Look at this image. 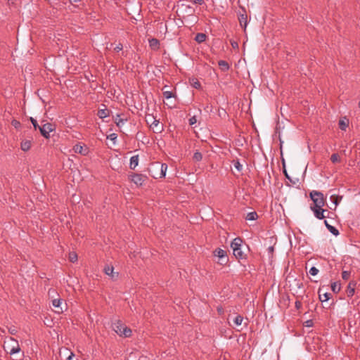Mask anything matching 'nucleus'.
I'll list each match as a JSON object with an SVG mask.
<instances>
[{
    "instance_id": "f257e3e1",
    "label": "nucleus",
    "mask_w": 360,
    "mask_h": 360,
    "mask_svg": "<svg viewBox=\"0 0 360 360\" xmlns=\"http://www.w3.org/2000/svg\"><path fill=\"white\" fill-rule=\"evenodd\" d=\"M167 165L166 164H160L155 162L150 165L148 172L154 179L162 178L166 175Z\"/></svg>"
},
{
    "instance_id": "f03ea898",
    "label": "nucleus",
    "mask_w": 360,
    "mask_h": 360,
    "mask_svg": "<svg viewBox=\"0 0 360 360\" xmlns=\"http://www.w3.org/2000/svg\"><path fill=\"white\" fill-rule=\"evenodd\" d=\"M243 243V240L239 237L234 238L231 243V248L233 250V255L238 259L245 258V255L242 250Z\"/></svg>"
},
{
    "instance_id": "7ed1b4c3",
    "label": "nucleus",
    "mask_w": 360,
    "mask_h": 360,
    "mask_svg": "<svg viewBox=\"0 0 360 360\" xmlns=\"http://www.w3.org/2000/svg\"><path fill=\"white\" fill-rule=\"evenodd\" d=\"M325 205H328V204H312L311 205L310 209L313 211L314 216L318 219H323L325 218L324 212L326 210L323 209V207Z\"/></svg>"
},
{
    "instance_id": "20e7f679",
    "label": "nucleus",
    "mask_w": 360,
    "mask_h": 360,
    "mask_svg": "<svg viewBox=\"0 0 360 360\" xmlns=\"http://www.w3.org/2000/svg\"><path fill=\"white\" fill-rule=\"evenodd\" d=\"M55 129V125L49 122L44 123L39 127L41 134L46 139H49L50 137V133Z\"/></svg>"
},
{
    "instance_id": "39448f33",
    "label": "nucleus",
    "mask_w": 360,
    "mask_h": 360,
    "mask_svg": "<svg viewBox=\"0 0 360 360\" xmlns=\"http://www.w3.org/2000/svg\"><path fill=\"white\" fill-rule=\"evenodd\" d=\"M129 179L137 186H141L146 183L148 177L142 174H133L130 175Z\"/></svg>"
},
{
    "instance_id": "423d86ee",
    "label": "nucleus",
    "mask_w": 360,
    "mask_h": 360,
    "mask_svg": "<svg viewBox=\"0 0 360 360\" xmlns=\"http://www.w3.org/2000/svg\"><path fill=\"white\" fill-rule=\"evenodd\" d=\"M214 256L219 259V264H226L229 260L226 252L221 248H217L214 252Z\"/></svg>"
},
{
    "instance_id": "0eeeda50",
    "label": "nucleus",
    "mask_w": 360,
    "mask_h": 360,
    "mask_svg": "<svg viewBox=\"0 0 360 360\" xmlns=\"http://www.w3.org/2000/svg\"><path fill=\"white\" fill-rule=\"evenodd\" d=\"M73 150L76 153H79L82 155H87L89 150V148L84 145L81 143H77L73 146Z\"/></svg>"
},
{
    "instance_id": "6e6552de",
    "label": "nucleus",
    "mask_w": 360,
    "mask_h": 360,
    "mask_svg": "<svg viewBox=\"0 0 360 360\" xmlns=\"http://www.w3.org/2000/svg\"><path fill=\"white\" fill-rule=\"evenodd\" d=\"M310 198L313 202H324V195L321 192L312 191L310 193Z\"/></svg>"
},
{
    "instance_id": "1a4fd4ad",
    "label": "nucleus",
    "mask_w": 360,
    "mask_h": 360,
    "mask_svg": "<svg viewBox=\"0 0 360 360\" xmlns=\"http://www.w3.org/2000/svg\"><path fill=\"white\" fill-rule=\"evenodd\" d=\"M243 11V13H240L238 15V20L240 26L243 27L244 30H245L248 25V15L245 10Z\"/></svg>"
},
{
    "instance_id": "9d476101",
    "label": "nucleus",
    "mask_w": 360,
    "mask_h": 360,
    "mask_svg": "<svg viewBox=\"0 0 360 360\" xmlns=\"http://www.w3.org/2000/svg\"><path fill=\"white\" fill-rule=\"evenodd\" d=\"M150 127L155 133H161L163 130L162 125H160V122L157 119L155 120H153L150 123Z\"/></svg>"
},
{
    "instance_id": "9b49d317",
    "label": "nucleus",
    "mask_w": 360,
    "mask_h": 360,
    "mask_svg": "<svg viewBox=\"0 0 360 360\" xmlns=\"http://www.w3.org/2000/svg\"><path fill=\"white\" fill-rule=\"evenodd\" d=\"M322 290L323 289L321 288L319 289V300L321 302H327L328 300H330L331 295L330 293L327 292L322 293Z\"/></svg>"
},
{
    "instance_id": "f8f14e48",
    "label": "nucleus",
    "mask_w": 360,
    "mask_h": 360,
    "mask_svg": "<svg viewBox=\"0 0 360 360\" xmlns=\"http://www.w3.org/2000/svg\"><path fill=\"white\" fill-rule=\"evenodd\" d=\"M32 146V141L30 140H23L20 143V148L22 150L26 152L28 151Z\"/></svg>"
},
{
    "instance_id": "ddd939ff",
    "label": "nucleus",
    "mask_w": 360,
    "mask_h": 360,
    "mask_svg": "<svg viewBox=\"0 0 360 360\" xmlns=\"http://www.w3.org/2000/svg\"><path fill=\"white\" fill-rule=\"evenodd\" d=\"M124 327V326L122 324V323L120 321H115L112 325L113 330L118 335H120L121 331L123 330Z\"/></svg>"
},
{
    "instance_id": "4468645a",
    "label": "nucleus",
    "mask_w": 360,
    "mask_h": 360,
    "mask_svg": "<svg viewBox=\"0 0 360 360\" xmlns=\"http://www.w3.org/2000/svg\"><path fill=\"white\" fill-rule=\"evenodd\" d=\"M149 46L153 50H158L160 48V41L155 38L149 39Z\"/></svg>"
},
{
    "instance_id": "2eb2a0df",
    "label": "nucleus",
    "mask_w": 360,
    "mask_h": 360,
    "mask_svg": "<svg viewBox=\"0 0 360 360\" xmlns=\"http://www.w3.org/2000/svg\"><path fill=\"white\" fill-rule=\"evenodd\" d=\"M189 84L191 86L196 89H200L201 88V84L196 77H193L189 78Z\"/></svg>"
},
{
    "instance_id": "dca6fc26",
    "label": "nucleus",
    "mask_w": 360,
    "mask_h": 360,
    "mask_svg": "<svg viewBox=\"0 0 360 360\" xmlns=\"http://www.w3.org/2000/svg\"><path fill=\"white\" fill-rule=\"evenodd\" d=\"M326 226L328 230L334 236H337L339 235V231L333 226L329 224L327 221H325Z\"/></svg>"
},
{
    "instance_id": "f3484780",
    "label": "nucleus",
    "mask_w": 360,
    "mask_h": 360,
    "mask_svg": "<svg viewBox=\"0 0 360 360\" xmlns=\"http://www.w3.org/2000/svg\"><path fill=\"white\" fill-rule=\"evenodd\" d=\"M338 125L341 130L345 131L349 125V120L346 118L341 119L339 120Z\"/></svg>"
},
{
    "instance_id": "a211bd4d",
    "label": "nucleus",
    "mask_w": 360,
    "mask_h": 360,
    "mask_svg": "<svg viewBox=\"0 0 360 360\" xmlns=\"http://www.w3.org/2000/svg\"><path fill=\"white\" fill-rule=\"evenodd\" d=\"M139 163V155H134L130 158V168L134 169Z\"/></svg>"
},
{
    "instance_id": "6ab92c4d",
    "label": "nucleus",
    "mask_w": 360,
    "mask_h": 360,
    "mask_svg": "<svg viewBox=\"0 0 360 360\" xmlns=\"http://www.w3.org/2000/svg\"><path fill=\"white\" fill-rule=\"evenodd\" d=\"M207 39V35L204 33H198L195 37V41L198 43L204 42Z\"/></svg>"
},
{
    "instance_id": "aec40b11",
    "label": "nucleus",
    "mask_w": 360,
    "mask_h": 360,
    "mask_svg": "<svg viewBox=\"0 0 360 360\" xmlns=\"http://www.w3.org/2000/svg\"><path fill=\"white\" fill-rule=\"evenodd\" d=\"M97 115L101 119H104L109 116V112L107 108L99 109Z\"/></svg>"
},
{
    "instance_id": "412c9836",
    "label": "nucleus",
    "mask_w": 360,
    "mask_h": 360,
    "mask_svg": "<svg viewBox=\"0 0 360 360\" xmlns=\"http://www.w3.org/2000/svg\"><path fill=\"white\" fill-rule=\"evenodd\" d=\"M127 121V118H121L120 115H117L115 122L117 127H122Z\"/></svg>"
},
{
    "instance_id": "4be33fe9",
    "label": "nucleus",
    "mask_w": 360,
    "mask_h": 360,
    "mask_svg": "<svg viewBox=\"0 0 360 360\" xmlns=\"http://www.w3.org/2000/svg\"><path fill=\"white\" fill-rule=\"evenodd\" d=\"M218 65L223 71H227L230 68L229 63L224 60H219Z\"/></svg>"
},
{
    "instance_id": "5701e85b",
    "label": "nucleus",
    "mask_w": 360,
    "mask_h": 360,
    "mask_svg": "<svg viewBox=\"0 0 360 360\" xmlns=\"http://www.w3.org/2000/svg\"><path fill=\"white\" fill-rule=\"evenodd\" d=\"M258 217V215L256 212H248L245 217V219L248 221L256 220Z\"/></svg>"
},
{
    "instance_id": "b1692460",
    "label": "nucleus",
    "mask_w": 360,
    "mask_h": 360,
    "mask_svg": "<svg viewBox=\"0 0 360 360\" xmlns=\"http://www.w3.org/2000/svg\"><path fill=\"white\" fill-rule=\"evenodd\" d=\"M131 329L124 326L123 330L121 331V333H120L119 335H120V336L123 335V336L127 338V337H129L131 335Z\"/></svg>"
},
{
    "instance_id": "393cba45",
    "label": "nucleus",
    "mask_w": 360,
    "mask_h": 360,
    "mask_svg": "<svg viewBox=\"0 0 360 360\" xmlns=\"http://www.w3.org/2000/svg\"><path fill=\"white\" fill-rule=\"evenodd\" d=\"M243 321V317L240 315H237L233 319V323L237 326H240L242 324Z\"/></svg>"
},
{
    "instance_id": "a878e982",
    "label": "nucleus",
    "mask_w": 360,
    "mask_h": 360,
    "mask_svg": "<svg viewBox=\"0 0 360 360\" xmlns=\"http://www.w3.org/2000/svg\"><path fill=\"white\" fill-rule=\"evenodd\" d=\"M331 290L334 293H338L340 290V284L338 282L331 283Z\"/></svg>"
},
{
    "instance_id": "bb28decb",
    "label": "nucleus",
    "mask_w": 360,
    "mask_h": 360,
    "mask_svg": "<svg viewBox=\"0 0 360 360\" xmlns=\"http://www.w3.org/2000/svg\"><path fill=\"white\" fill-rule=\"evenodd\" d=\"M193 159L195 162L201 161L202 159V153L200 152H199V151L195 152L194 154H193Z\"/></svg>"
},
{
    "instance_id": "cd10ccee",
    "label": "nucleus",
    "mask_w": 360,
    "mask_h": 360,
    "mask_svg": "<svg viewBox=\"0 0 360 360\" xmlns=\"http://www.w3.org/2000/svg\"><path fill=\"white\" fill-rule=\"evenodd\" d=\"M351 283L348 285L347 289V297H351L354 294V288L352 287Z\"/></svg>"
},
{
    "instance_id": "c85d7f7f",
    "label": "nucleus",
    "mask_w": 360,
    "mask_h": 360,
    "mask_svg": "<svg viewBox=\"0 0 360 360\" xmlns=\"http://www.w3.org/2000/svg\"><path fill=\"white\" fill-rule=\"evenodd\" d=\"M233 165L238 172H240L243 169V165L240 163L239 160H233Z\"/></svg>"
},
{
    "instance_id": "c756f323",
    "label": "nucleus",
    "mask_w": 360,
    "mask_h": 360,
    "mask_svg": "<svg viewBox=\"0 0 360 360\" xmlns=\"http://www.w3.org/2000/svg\"><path fill=\"white\" fill-rule=\"evenodd\" d=\"M330 160L333 163L340 162V157L338 153H333L330 157Z\"/></svg>"
},
{
    "instance_id": "7c9ffc66",
    "label": "nucleus",
    "mask_w": 360,
    "mask_h": 360,
    "mask_svg": "<svg viewBox=\"0 0 360 360\" xmlns=\"http://www.w3.org/2000/svg\"><path fill=\"white\" fill-rule=\"evenodd\" d=\"M162 94L164 98H165L166 99H169L174 97V94L171 91H164Z\"/></svg>"
},
{
    "instance_id": "2f4dec72",
    "label": "nucleus",
    "mask_w": 360,
    "mask_h": 360,
    "mask_svg": "<svg viewBox=\"0 0 360 360\" xmlns=\"http://www.w3.org/2000/svg\"><path fill=\"white\" fill-rule=\"evenodd\" d=\"M20 351V348L19 347L18 345H17L16 347H13L11 350L9 351V354L11 355L15 354L18 353Z\"/></svg>"
},
{
    "instance_id": "473e14b6",
    "label": "nucleus",
    "mask_w": 360,
    "mask_h": 360,
    "mask_svg": "<svg viewBox=\"0 0 360 360\" xmlns=\"http://www.w3.org/2000/svg\"><path fill=\"white\" fill-rule=\"evenodd\" d=\"M69 260L74 263L77 260V255L75 252H70L69 255Z\"/></svg>"
},
{
    "instance_id": "72a5a7b5",
    "label": "nucleus",
    "mask_w": 360,
    "mask_h": 360,
    "mask_svg": "<svg viewBox=\"0 0 360 360\" xmlns=\"http://www.w3.org/2000/svg\"><path fill=\"white\" fill-rule=\"evenodd\" d=\"M319 269L315 266H311L309 271V274L311 276H316L319 273Z\"/></svg>"
},
{
    "instance_id": "f704fd0d",
    "label": "nucleus",
    "mask_w": 360,
    "mask_h": 360,
    "mask_svg": "<svg viewBox=\"0 0 360 360\" xmlns=\"http://www.w3.org/2000/svg\"><path fill=\"white\" fill-rule=\"evenodd\" d=\"M156 118L154 117L152 115H148L146 117V123L150 126V123L153 122V120H155Z\"/></svg>"
},
{
    "instance_id": "c9c22d12",
    "label": "nucleus",
    "mask_w": 360,
    "mask_h": 360,
    "mask_svg": "<svg viewBox=\"0 0 360 360\" xmlns=\"http://www.w3.org/2000/svg\"><path fill=\"white\" fill-rule=\"evenodd\" d=\"M61 304H62V302L59 299H55L52 301V304L56 308L60 307Z\"/></svg>"
},
{
    "instance_id": "e433bc0d",
    "label": "nucleus",
    "mask_w": 360,
    "mask_h": 360,
    "mask_svg": "<svg viewBox=\"0 0 360 360\" xmlns=\"http://www.w3.org/2000/svg\"><path fill=\"white\" fill-rule=\"evenodd\" d=\"M113 267L112 266H107L105 267L104 270H105V273L107 274V275H112V273H113Z\"/></svg>"
},
{
    "instance_id": "4c0bfd02",
    "label": "nucleus",
    "mask_w": 360,
    "mask_h": 360,
    "mask_svg": "<svg viewBox=\"0 0 360 360\" xmlns=\"http://www.w3.org/2000/svg\"><path fill=\"white\" fill-rule=\"evenodd\" d=\"M30 121L34 128L35 130H37V129L39 130V127L41 126H39L37 122V120L35 119H34L33 117H30Z\"/></svg>"
},
{
    "instance_id": "58836bf2",
    "label": "nucleus",
    "mask_w": 360,
    "mask_h": 360,
    "mask_svg": "<svg viewBox=\"0 0 360 360\" xmlns=\"http://www.w3.org/2000/svg\"><path fill=\"white\" fill-rule=\"evenodd\" d=\"M11 124L13 127H14L15 129H19L21 126V124L19 121L16 120H13L11 121Z\"/></svg>"
},
{
    "instance_id": "ea45409f",
    "label": "nucleus",
    "mask_w": 360,
    "mask_h": 360,
    "mask_svg": "<svg viewBox=\"0 0 360 360\" xmlns=\"http://www.w3.org/2000/svg\"><path fill=\"white\" fill-rule=\"evenodd\" d=\"M350 276V271H343L342 273V278L344 280H347Z\"/></svg>"
},
{
    "instance_id": "a19ab883",
    "label": "nucleus",
    "mask_w": 360,
    "mask_h": 360,
    "mask_svg": "<svg viewBox=\"0 0 360 360\" xmlns=\"http://www.w3.org/2000/svg\"><path fill=\"white\" fill-rule=\"evenodd\" d=\"M313 324L312 320H307L304 322V326L307 328H311L313 326Z\"/></svg>"
},
{
    "instance_id": "79ce46f5",
    "label": "nucleus",
    "mask_w": 360,
    "mask_h": 360,
    "mask_svg": "<svg viewBox=\"0 0 360 360\" xmlns=\"http://www.w3.org/2000/svg\"><path fill=\"white\" fill-rule=\"evenodd\" d=\"M123 49V46L121 43H119L115 48H114V50L116 51V52H119L121 50H122Z\"/></svg>"
},
{
    "instance_id": "37998d69",
    "label": "nucleus",
    "mask_w": 360,
    "mask_h": 360,
    "mask_svg": "<svg viewBox=\"0 0 360 360\" xmlns=\"http://www.w3.org/2000/svg\"><path fill=\"white\" fill-rule=\"evenodd\" d=\"M197 122V120H196V117L195 116L191 117L189 119V124L190 125H193L194 124H195Z\"/></svg>"
},
{
    "instance_id": "c03bdc74",
    "label": "nucleus",
    "mask_w": 360,
    "mask_h": 360,
    "mask_svg": "<svg viewBox=\"0 0 360 360\" xmlns=\"http://www.w3.org/2000/svg\"><path fill=\"white\" fill-rule=\"evenodd\" d=\"M108 138L110 139L112 141H115L117 139V134H115V133H112V134H110L108 136Z\"/></svg>"
},
{
    "instance_id": "a18cd8bd",
    "label": "nucleus",
    "mask_w": 360,
    "mask_h": 360,
    "mask_svg": "<svg viewBox=\"0 0 360 360\" xmlns=\"http://www.w3.org/2000/svg\"><path fill=\"white\" fill-rule=\"evenodd\" d=\"M333 198V195H331L330 198ZM341 200H342V197L339 198L338 196H337L335 200L331 199L332 202H334V203L338 202V201Z\"/></svg>"
},
{
    "instance_id": "49530a36",
    "label": "nucleus",
    "mask_w": 360,
    "mask_h": 360,
    "mask_svg": "<svg viewBox=\"0 0 360 360\" xmlns=\"http://www.w3.org/2000/svg\"><path fill=\"white\" fill-rule=\"evenodd\" d=\"M283 167H285V165H284V164H283ZM283 174H284L285 176L287 179H290V176H289V175H288V172H287V171H286L285 168H283Z\"/></svg>"
},
{
    "instance_id": "de8ad7c7",
    "label": "nucleus",
    "mask_w": 360,
    "mask_h": 360,
    "mask_svg": "<svg viewBox=\"0 0 360 360\" xmlns=\"http://www.w3.org/2000/svg\"><path fill=\"white\" fill-rule=\"evenodd\" d=\"M330 205H328V208L333 210H335L338 204H330Z\"/></svg>"
},
{
    "instance_id": "09e8293b",
    "label": "nucleus",
    "mask_w": 360,
    "mask_h": 360,
    "mask_svg": "<svg viewBox=\"0 0 360 360\" xmlns=\"http://www.w3.org/2000/svg\"><path fill=\"white\" fill-rule=\"evenodd\" d=\"M193 3L201 5L204 3L203 0H193Z\"/></svg>"
},
{
    "instance_id": "8fccbe9b",
    "label": "nucleus",
    "mask_w": 360,
    "mask_h": 360,
    "mask_svg": "<svg viewBox=\"0 0 360 360\" xmlns=\"http://www.w3.org/2000/svg\"><path fill=\"white\" fill-rule=\"evenodd\" d=\"M75 354L72 352H71L70 356L66 359V360H72Z\"/></svg>"
},
{
    "instance_id": "3c124183",
    "label": "nucleus",
    "mask_w": 360,
    "mask_h": 360,
    "mask_svg": "<svg viewBox=\"0 0 360 360\" xmlns=\"http://www.w3.org/2000/svg\"><path fill=\"white\" fill-rule=\"evenodd\" d=\"M295 306H296V307H297V309H299V308H300V307H301L302 304H301V302H300L297 301V302H295Z\"/></svg>"
},
{
    "instance_id": "603ef678",
    "label": "nucleus",
    "mask_w": 360,
    "mask_h": 360,
    "mask_svg": "<svg viewBox=\"0 0 360 360\" xmlns=\"http://www.w3.org/2000/svg\"><path fill=\"white\" fill-rule=\"evenodd\" d=\"M231 46H233V48H236V47H238V44H237V42L233 41V42H231Z\"/></svg>"
},
{
    "instance_id": "864d4df0",
    "label": "nucleus",
    "mask_w": 360,
    "mask_h": 360,
    "mask_svg": "<svg viewBox=\"0 0 360 360\" xmlns=\"http://www.w3.org/2000/svg\"><path fill=\"white\" fill-rule=\"evenodd\" d=\"M297 286L298 288H301L302 287V283H300V282H297Z\"/></svg>"
},
{
    "instance_id": "5fc2aeb1",
    "label": "nucleus",
    "mask_w": 360,
    "mask_h": 360,
    "mask_svg": "<svg viewBox=\"0 0 360 360\" xmlns=\"http://www.w3.org/2000/svg\"><path fill=\"white\" fill-rule=\"evenodd\" d=\"M268 250H269V252H273L274 251V247L270 246V247H269Z\"/></svg>"
},
{
    "instance_id": "6e6d98bb",
    "label": "nucleus",
    "mask_w": 360,
    "mask_h": 360,
    "mask_svg": "<svg viewBox=\"0 0 360 360\" xmlns=\"http://www.w3.org/2000/svg\"><path fill=\"white\" fill-rule=\"evenodd\" d=\"M71 3H77L80 0H70Z\"/></svg>"
},
{
    "instance_id": "4d7b16f0",
    "label": "nucleus",
    "mask_w": 360,
    "mask_h": 360,
    "mask_svg": "<svg viewBox=\"0 0 360 360\" xmlns=\"http://www.w3.org/2000/svg\"><path fill=\"white\" fill-rule=\"evenodd\" d=\"M11 334H14V330H11Z\"/></svg>"
},
{
    "instance_id": "13d9d810",
    "label": "nucleus",
    "mask_w": 360,
    "mask_h": 360,
    "mask_svg": "<svg viewBox=\"0 0 360 360\" xmlns=\"http://www.w3.org/2000/svg\"><path fill=\"white\" fill-rule=\"evenodd\" d=\"M359 107L360 108V101L359 102Z\"/></svg>"
}]
</instances>
